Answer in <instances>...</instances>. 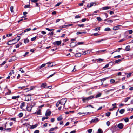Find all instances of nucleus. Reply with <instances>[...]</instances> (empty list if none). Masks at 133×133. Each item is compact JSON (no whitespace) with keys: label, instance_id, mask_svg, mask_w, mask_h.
I'll return each mask as SVG.
<instances>
[{"label":"nucleus","instance_id":"obj_1","mask_svg":"<svg viewBox=\"0 0 133 133\" xmlns=\"http://www.w3.org/2000/svg\"><path fill=\"white\" fill-rule=\"evenodd\" d=\"M99 120L97 118H95L94 119H92L90 121V123H94L97 122L99 121Z\"/></svg>","mask_w":133,"mask_h":133},{"label":"nucleus","instance_id":"obj_2","mask_svg":"<svg viewBox=\"0 0 133 133\" xmlns=\"http://www.w3.org/2000/svg\"><path fill=\"white\" fill-rule=\"evenodd\" d=\"M66 101L67 100L66 99L63 98L61 100L60 102H61L60 103L61 105H64Z\"/></svg>","mask_w":133,"mask_h":133},{"label":"nucleus","instance_id":"obj_3","mask_svg":"<svg viewBox=\"0 0 133 133\" xmlns=\"http://www.w3.org/2000/svg\"><path fill=\"white\" fill-rule=\"evenodd\" d=\"M76 42H72L70 43V46L71 47H73L76 46L77 44H76Z\"/></svg>","mask_w":133,"mask_h":133},{"label":"nucleus","instance_id":"obj_4","mask_svg":"<svg viewBox=\"0 0 133 133\" xmlns=\"http://www.w3.org/2000/svg\"><path fill=\"white\" fill-rule=\"evenodd\" d=\"M61 41H55V42L53 43V44L55 45L56 44L58 45H59L61 44Z\"/></svg>","mask_w":133,"mask_h":133},{"label":"nucleus","instance_id":"obj_5","mask_svg":"<svg viewBox=\"0 0 133 133\" xmlns=\"http://www.w3.org/2000/svg\"><path fill=\"white\" fill-rule=\"evenodd\" d=\"M47 84L46 83H42L41 84V85L40 86L41 88H46V87H47Z\"/></svg>","mask_w":133,"mask_h":133},{"label":"nucleus","instance_id":"obj_6","mask_svg":"<svg viewBox=\"0 0 133 133\" xmlns=\"http://www.w3.org/2000/svg\"><path fill=\"white\" fill-rule=\"evenodd\" d=\"M123 126L124 125L122 123L118 124L117 125L118 127L120 129H122L123 128Z\"/></svg>","mask_w":133,"mask_h":133},{"label":"nucleus","instance_id":"obj_7","mask_svg":"<svg viewBox=\"0 0 133 133\" xmlns=\"http://www.w3.org/2000/svg\"><path fill=\"white\" fill-rule=\"evenodd\" d=\"M14 41V39H13L12 40H10L9 41L7 42L6 44L8 45H10L13 44H14L15 43H10L11 42H12Z\"/></svg>","mask_w":133,"mask_h":133},{"label":"nucleus","instance_id":"obj_8","mask_svg":"<svg viewBox=\"0 0 133 133\" xmlns=\"http://www.w3.org/2000/svg\"><path fill=\"white\" fill-rule=\"evenodd\" d=\"M82 100L84 103H85L87 101H88V99L87 97H84L82 98Z\"/></svg>","mask_w":133,"mask_h":133},{"label":"nucleus","instance_id":"obj_9","mask_svg":"<svg viewBox=\"0 0 133 133\" xmlns=\"http://www.w3.org/2000/svg\"><path fill=\"white\" fill-rule=\"evenodd\" d=\"M20 39V35H18L15 38V39H14V41L15 40H16V42H18V41H19Z\"/></svg>","mask_w":133,"mask_h":133},{"label":"nucleus","instance_id":"obj_10","mask_svg":"<svg viewBox=\"0 0 133 133\" xmlns=\"http://www.w3.org/2000/svg\"><path fill=\"white\" fill-rule=\"evenodd\" d=\"M47 64H49L48 67H51L53 66V64L52 63L50 62H48L46 63Z\"/></svg>","mask_w":133,"mask_h":133},{"label":"nucleus","instance_id":"obj_11","mask_svg":"<svg viewBox=\"0 0 133 133\" xmlns=\"http://www.w3.org/2000/svg\"><path fill=\"white\" fill-rule=\"evenodd\" d=\"M94 4V2H91V3H90L89 4H88L87 5V6L88 7H89V8L91 7Z\"/></svg>","mask_w":133,"mask_h":133},{"label":"nucleus","instance_id":"obj_12","mask_svg":"<svg viewBox=\"0 0 133 133\" xmlns=\"http://www.w3.org/2000/svg\"><path fill=\"white\" fill-rule=\"evenodd\" d=\"M130 46L129 45H128L126 47L125 49V50L126 51H129L130 49Z\"/></svg>","mask_w":133,"mask_h":133},{"label":"nucleus","instance_id":"obj_13","mask_svg":"<svg viewBox=\"0 0 133 133\" xmlns=\"http://www.w3.org/2000/svg\"><path fill=\"white\" fill-rule=\"evenodd\" d=\"M37 126H38V124H35L32 125H31V126L30 128L31 129H34V128L36 127Z\"/></svg>","mask_w":133,"mask_h":133},{"label":"nucleus","instance_id":"obj_14","mask_svg":"<svg viewBox=\"0 0 133 133\" xmlns=\"http://www.w3.org/2000/svg\"><path fill=\"white\" fill-rule=\"evenodd\" d=\"M110 8L109 6H106L103 7L102 8V10H107L109 9Z\"/></svg>","mask_w":133,"mask_h":133},{"label":"nucleus","instance_id":"obj_15","mask_svg":"<svg viewBox=\"0 0 133 133\" xmlns=\"http://www.w3.org/2000/svg\"><path fill=\"white\" fill-rule=\"evenodd\" d=\"M119 26H117L114 27L113 28V30H116L119 29Z\"/></svg>","mask_w":133,"mask_h":133},{"label":"nucleus","instance_id":"obj_16","mask_svg":"<svg viewBox=\"0 0 133 133\" xmlns=\"http://www.w3.org/2000/svg\"><path fill=\"white\" fill-rule=\"evenodd\" d=\"M46 65L45 64H42L41 66H39L38 68L39 69H40L44 67Z\"/></svg>","mask_w":133,"mask_h":133},{"label":"nucleus","instance_id":"obj_17","mask_svg":"<svg viewBox=\"0 0 133 133\" xmlns=\"http://www.w3.org/2000/svg\"><path fill=\"white\" fill-rule=\"evenodd\" d=\"M51 113V112L50 111L48 112H46L45 114V116H50Z\"/></svg>","mask_w":133,"mask_h":133},{"label":"nucleus","instance_id":"obj_18","mask_svg":"<svg viewBox=\"0 0 133 133\" xmlns=\"http://www.w3.org/2000/svg\"><path fill=\"white\" fill-rule=\"evenodd\" d=\"M29 42V41L28 39L27 38H26L25 39L24 41V43L25 44L28 43Z\"/></svg>","mask_w":133,"mask_h":133},{"label":"nucleus","instance_id":"obj_19","mask_svg":"<svg viewBox=\"0 0 133 133\" xmlns=\"http://www.w3.org/2000/svg\"><path fill=\"white\" fill-rule=\"evenodd\" d=\"M25 103L24 102H23L22 103H21V105L20 107V108H21V109H22V108L24 106H25Z\"/></svg>","mask_w":133,"mask_h":133},{"label":"nucleus","instance_id":"obj_20","mask_svg":"<svg viewBox=\"0 0 133 133\" xmlns=\"http://www.w3.org/2000/svg\"><path fill=\"white\" fill-rule=\"evenodd\" d=\"M94 97V96H90L88 97H87V98H88V101L89 100H90L91 99L93 98Z\"/></svg>","mask_w":133,"mask_h":133},{"label":"nucleus","instance_id":"obj_21","mask_svg":"<svg viewBox=\"0 0 133 133\" xmlns=\"http://www.w3.org/2000/svg\"><path fill=\"white\" fill-rule=\"evenodd\" d=\"M67 26V25H64L63 26H60L59 27V28L62 30V29L63 28H65Z\"/></svg>","mask_w":133,"mask_h":133},{"label":"nucleus","instance_id":"obj_22","mask_svg":"<svg viewBox=\"0 0 133 133\" xmlns=\"http://www.w3.org/2000/svg\"><path fill=\"white\" fill-rule=\"evenodd\" d=\"M20 97V96L18 95L17 96H13L12 97V99H15L16 98H19Z\"/></svg>","mask_w":133,"mask_h":133},{"label":"nucleus","instance_id":"obj_23","mask_svg":"<svg viewBox=\"0 0 133 133\" xmlns=\"http://www.w3.org/2000/svg\"><path fill=\"white\" fill-rule=\"evenodd\" d=\"M63 119V118L62 116H60L59 117H58L57 118V119L58 121H60Z\"/></svg>","mask_w":133,"mask_h":133},{"label":"nucleus","instance_id":"obj_24","mask_svg":"<svg viewBox=\"0 0 133 133\" xmlns=\"http://www.w3.org/2000/svg\"><path fill=\"white\" fill-rule=\"evenodd\" d=\"M101 95H102V94L101 93H99L97 95H96V96H95V98H97L99 97H100L101 96Z\"/></svg>","mask_w":133,"mask_h":133},{"label":"nucleus","instance_id":"obj_25","mask_svg":"<svg viewBox=\"0 0 133 133\" xmlns=\"http://www.w3.org/2000/svg\"><path fill=\"white\" fill-rule=\"evenodd\" d=\"M57 127H55V128H51L50 129V130H49V131H53L55 130V129H57Z\"/></svg>","mask_w":133,"mask_h":133},{"label":"nucleus","instance_id":"obj_26","mask_svg":"<svg viewBox=\"0 0 133 133\" xmlns=\"http://www.w3.org/2000/svg\"><path fill=\"white\" fill-rule=\"evenodd\" d=\"M111 30L110 29L109 27L106 28L104 29V31H110Z\"/></svg>","mask_w":133,"mask_h":133},{"label":"nucleus","instance_id":"obj_27","mask_svg":"<svg viewBox=\"0 0 133 133\" xmlns=\"http://www.w3.org/2000/svg\"><path fill=\"white\" fill-rule=\"evenodd\" d=\"M130 97H128L127 98H125L124 100V101L125 102H126L127 101L128 99H130Z\"/></svg>","mask_w":133,"mask_h":133},{"label":"nucleus","instance_id":"obj_28","mask_svg":"<svg viewBox=\"0 0 133 133\" xmlns=\"http://www.w3.org/2000/svg\"><path fill=\"white\" fill-rule=\"evenodd\" d=\"M104 59L101 58H99L97 60V62H101L103 61Z\"/></svg>","mask_w":133,"mask_h":133},{"label":"nucleus","instance_id":"obj_29","mask_svg":"<svg viewBox=\"0 0 133 133\" xmlns=\"http://www.w3.org/2000/svg\"><path fill=\"white\" fill-rule=\"evenodd\" d=\"M125 111V110L124 109H121L119 111V113L121 114L123 113Z\"/></svg>","mask_w":133,"mask_h":133},{"label":"nucleus","instance_id":"obj_30","mask_svg":"<svg viewBox=\"0 0 133 133\" xmlns=\"http://www.w3.org/2000/svg\"><path fill=\"white\" fill-rule=\"evenodd\" d=\"M16 57L15 56H14L12 57L11 59L13 61H14L16 59Z\"/></svg>","mask_w":133,"mask_h":133},{"label":"nucleus","instance_id":"obj_31","mask_svg":"<svg viewBox=\"0 0 133 133\" xmlns=\"http://www.w3.org/2000/svg\"><path fill=\"white\" fill-rule=\"evenodd\" d=\"M103 131L101 129H99L98 130V132L97 133H102Z\"/></svg>","mask_w":133,"mask_h":133},{"label":"nucleus","instance_id":"obj_32","mask_svg":"<svg viewBox=\"0 0 133 133\" xmlns=\"http://www.w3.org/2000/svg\"><path fill=\"white\" fill-rule=\"evenodd\" d=\"M31 30V29L30 28L26 29H25L24 31V32L25 33L26 32H28Z\"/></svg>","mask_w":133,"mask_h":133},{"label":"nucleus","instance_id":"obj_33","mask_svg":"<svg viewBox=\"0 0 133 133\" xmlns=\"http://www.w3.org/2000/svg\"><path fill=\"white\" fill-rule=\"evenodd\" d=\"M49 118L48 116H46L45 117H43L42 118V121H43L45 119H47Z\"/></svg>","mask_w":133,"mask_h":133},{"label":"nucleus","instance_id":"obj_34","mask_svg":"<svg viewBox=\"0 0 133 133\" xmlns=\"http://www.w3.org/2000/svg\"><path fill=\"white\" fill-rule=\"evenodd\" d=\"M81 55V53H77L75 55V56L77 57H79V56H80Z\"/></svg>","mask_w":133,"mask_h":133},{"label":"nucleus","instance_id":"obj_35","mask_svg":"<svg viewBox=\"0 0 133 133\" xmlns=\"http://www.w3.org/2000/svg\"><path fill=\"white\" fill-rule=\"evenodd\" d=\"M23 115V114L22 113H20L18 115L19 117L20 118L22 117Z\"/></svg>","mask_w":133,"mask_h":133},{"label":"nucleus","instance_id":"obj_36","mask_svg":"<svg viewBox=\"0 0 133 133\" xmlns=\"http://www.w3.org/2000/svg\"><path fill=\"white\" fill-rule=\"evenodd\" d=\"M124 120L125 122H127L129 121V118L128 117L126 118H124Z\"/></svg>","mask_w":133,"mask_h":133},{"label":"nucleus","instance_id":"obj_37","mask_svg":"<svg viewBox=\"0 0 133 133\" xmlns=\"http://www.w3.org/2000/svg\"><path fill=\"white\" fill-rule=\"evenodd\" d=\"M3 130H4L8 131L9 132H10L11 131V128H7V129L4 128Z\"/></svg>","mask_w":133,"mask_h":133},{"label":"nucleus","instance_id":"obj_38","mask_svg":"<svg viewBox=\"0 0 133 133\" xmlns=\"http://www.w3.org/2000/svg\"><path fill=\"white\" fill-rule=\"evenodd\" d=\"M100 30V27H98L94 29V30L97 31H99Z\"/></svg>","mask_w":133,"mask_h":133},{"label":"nucleus","instance_id":"obj_39","mask_svg":"<svg viewBox=\"0 0 133 133\" xmlns=\"http://www.w3.org/2000/svg\"><path fill=\"white\" fill-rule=\"evenodd\" d=\"M111 113L110 112H108L106 113L105 114V115L108 117H109Z\"/></svg>","mask_w":133,"mask_h":133},{"label":"nucleus","instance_id":"obj_40","mask_svg":"<svg viewBox=\"0 0 133 133\" xmlns=\"http://www.w3.org/2000/svg\"><path fill=\"white\" fill-rule=\"evenodd\" d=\"M36 36L34 37L31 38V40L32 41H35V40L36 39Z\"/></svg>","mask_w":133,"mask_h":133},{"label":"nucleus","instance_id":"obj_41","mask_svg":"<svg viewBox=\"0 0 133 133\" xmlns=\"http://www.w3.org/2000/svg\"><path fill=\"white\" fill-rule=\"evenodd\" d=\"M84 3V1H82V3L78 4L79 5V6H82L83 5V3Z\"/></svg>","mask_w":133,"mask_h":133},{"label":"nucleus","instance_id":"obj_42","mask_svg":"<svg viewBox=\"0 0 133 133\" xmlns=\"http://www.w3.org/2000/svg\"><path fill=\"white\" fill-rule=\"evenodd\" d=\"M127 110L129 111H133V108H128L127 109Z\"/></svg>","mask_w":133,"mask_h":133},{"label":"nucleus","instance_id":"obj_43","mask_svg":"<svg viewBox=\"0 0 133 133\" xmlns=\"http://www.w3.org/2000/svg\"><path fill=\"white\" fill-rule=\"evenodd\" d=\"M106 51V50H100V51H97V53H99V52H104L105 51Z\"/></svg>","mask_w":133,"mask_h":133},{"label":"nucleus","instance_id":"obj_44","mask_svg":"<svg viewBox=\"0 0 133 133\" xmlns=\"http://www.w3.org/2000/svg\"><path fill=\"white\" fill-rule=\"evenodd\" d=\"M99 35V34L97 33H94L92 35H94L95 36H98Z\"/></svg>","mask_w":133,"mask_h":133},{"label":"nucleus","instance_id":"obj_45","mask_svg":"<svg viewBox=\"0 0 133 133\" xmlns=\"http://www.w3.org/2000/svg\"><path fill=\"white\" fill-rule=\"evenodd\" d=\"M14 73V71L13 70H11L10 73L9 74V75H10L11 76L12 75V74H13Z\"/></svg>","mask_w":133,"mask_h":133},{"label":"nucleus","instance_id":"obj_46","mask_svg":"<svg viewBox=\"0 0 133 133\" xmlns=\"http://www.w3.org/2000/svg\"><path fill=\"white\" fill-rule=\"evenodd\" d=\"M37 115H41V110H40L38 111L37 112Z\"/></svg>","mask_w":133,"mask_h":133},{"label":"nucleus","instance_id":"obj_47","mask_svg":"<svg viewBox=\"0 0 133 133\" xmlns=\"http://www.w3.org/2000/svg\"><path fill=\"white\" fill-rule=\"evenodd\" d=\"M96 18L97 20L99 21H101L102 20V19L100 17H97Z\"/></svg>","mask_w":133,"mask_h":133},{"label":"nucleus","instance_id":"obj_48","mask_svg":"<svg viewBox=\"0 0 133 133\" xmlns=\"http://www.w3.org/2000/svg\"><path fill=\"white\" fill-rule=\"evenodd\" d=\"M127 32H128L130 34H131L133 33V31L132 30H128Z\"/></svg>","mask_w":133,"mask_h":133},{"label":"nucleus","instance_id":"obj_49","mask_svg":"<svg viewBox=\"0 0 133 133\" xmlns=\"http://www.w3.org/2000/svg\"><path fill=\"white\" fill-rule=\"evenodd\" d=\"M60 102H57V103H56V106L57 107H58L59 106V104H61Z\"/></svg>","mask_w":133,"mask_h":133},{"label":"nucleus","instance_id":"obj_50","mask_svg":"<svg viewBox=\"0 0 133 133\" xmlns=\"http://www.w3.org/2000/svg\"><path fill=\"white\" fill-rule=\"evenodd\" d=\"M104 40V39H102L100 40H99V41H95L96 43H100L101 42V41Z\"/></svg>","mask_w":133,"mask_h":133},{"label":"nucleus","instance_id":"obj_51","mask_svg":"<svg viewBox=\"0 0 133 133\" xmlns=\"http://www.w3.org/2000/svg\"><path fill=\"white\" fill-rule=\"evenodd\" d=\"M30 4H29V5H25V6H24V8H29L30 7Z\"/></svg>","mask_w":133,"mask_h":133},{"label":"nucleus","instance_id":"obj_52","mask_svg":"<svg viewBox=\"0 0 133 133\" xmlns=\"http://www.w3.org/2000/svg\"><path fill=\"white\" fill-rule=\"evenodd\" d=\"M92 129H90L87 130V131L89 133H91L92 132Z\"/></svg>","mask_w":133,"mask_h":133},{"label":"nucleus","instance_id":"obj_53","mask_svg":"<svg viewBox=\"0 0 133 133\" xmlns=\"http://www.w3.org/2000/svg\"><path fill=\"white\" fill-rule=\"evenodd\" d=\"M121 61V59H118V60H116L115 61V63H118L120 62Z\"/></svg>","mask_w":133,"mask_h":133},{"label":"nucleus","instance_id":"obj_54","mask_svg":"<svg viewBox=\"0 0 133 133\" xmlns=\"http://www.w3.org/2000/svg\"><path fill=\"white\" fill-rule=\"evenodd\" d=\"M13 7L12 6H11L10 7V10L11 12H13Z\"/></svg>","mask_w":133,"mask_h":133},{"label":"nucleus","instance_id":"obj_55","mask_svg":"<svg viewBox=\"0 0 133 133\" xmlns=\"http://www.w3.org/2000/svg\"><path fill=\"white\" fill-rule=\"evenodd\" d=\"M38 1V0H31V2H34V3H36V2H37Z\"/></svg>","mask_w":133,"mask_h":133},{"label":"nucleus","instance_id":"obj_56","mask_svg":"<svg viewBox=\"0 0 133 133\" xmlns=\"http://www.w3.org/2000/svg\"><path fill=\"white\" fill-rule=\"evenodd\" d=\"M6 63V62L5 61H4L0 65V66H2V65Z\"/></svg>","mask_w":133,"mask_h":133},{"label":"nucleus","instance_id":"obj_57","mask_svg":"<svg viewBox=\"0 0 133 133\" xmlns=\"http://www.w3.org/2000/svg\"><path fill=\"white\" fill-rule=\"evenodd\" d=\"M62 3V2H60L59 3H58L55 6L56 7L57 6H59Z\"/></svg>","mask_w":133,"mask_h":133},{"label":"nucleus","instance_id":"obj_58","mask_svg":"<svg viewBox=\"0 0 133 133\" xmlns=\"http://www.w3.org/2000/svg\"><path fill=\"white\" fill-rule=\"evenodd\" d=\"M34 88H35V87L34 86H31L30 87V88H30L29 90H33Z\"/></svg>","mask_w":133,"mask_h":133},{"label":"nucleus","instance_id":"obj_59","mask_svg":"<svg viewBox=\"0 0 133 133\" xmlns=\"http://www.w3.org/2000/svg\"><path fill=\"white\" fill-rule=\"evenodd\" d=\"M27 110L29 111H30L31 110V108L30 107H28L27 108Z\"/></svg>","mask_w":133,"mask_h":133},{"label":"nucleus","instance_id":"obj_60","mask_svg":"<svg viewBox=\"0 0 133 133\" xmlns=\"http://www.w3.org/2000/svg\"><path fill=\"white\" fill-rule=\"evenodd\" d=\"M12 34H7L6 35V37H9L10 36H12Z\"/></svg>","mask_w":133,"mask_h":133},{"label":"nucleus","instance_id":"obj_61","mask_svg":"<svg viewBox=\"0 0 133 133\" xmlns=\"http://www.w3.org/2000/svg\"><path fill=\"white\" fill-rule=\"evenodd\" d=\"M19 71H21L22 73H23L25 72V71L22 70V68H21L20 69Z\"/></svg>","mask_w":133,"mask_h":133},{"label":"nucleus","instance_id":"obj_62","mask_svg":"<svg viewBox=\"0 0 133 133\" xmlns=\"http://www.w3.org/2000/svg\"><path fill=\"white\" fill-rule=\"evenodd\" d=\"M55 74V73H54V74L50 75L49 77H47L48 78H49L52 77Z\"/></svg>","mask_w":133,"mask_h":133},{"label":"nucleus","instance_id":"obj_63","mask_svg":"<svg viewBox=\"0 0 133 133\" xmlns=\"http://www.w3.org/2000/svg\"><path fill=\"white\" fill-rule=\"evenodd\" d=\"M39 131L38 130H36L34 131V133H39Z\"/></svg>","mask_w":133,"mask_h":133},{"label":"nucleus","instance_id":"obj_64","mask_svg":"<svg viewBox=\"0 0 133 133\" xmlns=\"http://www.w3.org/2000/svg\"><path fill=\"white\" fill-rule=\"evenodd\" d=\"M16 118H12L11 119V120L13 121H16Z\"/></svg>","mask_w":133,"mask_h":133}]
</instances>
